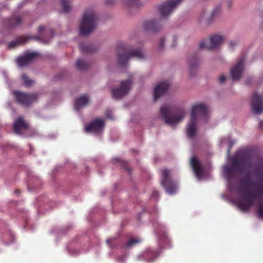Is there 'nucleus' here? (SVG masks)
Returning a JSON list of instances; mask_svg holds the SVG:
<instances>
[{"instance_id":"36","label":"nucleus","mask_w":263,"mask_h":263,"mask_svg":"<svg viewBox=\"0 0 263 263\" xmlns=\"http://www.w3.org/2000/svg\"><path fill=\"white\" fill-rule=\"evenodd\" d=\"M158 192L157 191H154L153 192V194H152V196L153 197H155L156 198L157 197V196H158Z\"/></svg>"},{"instance_id":"16","label":"nucleus","mask_w":263,"mask_h":263,"mask_svg":"<svg viewBox=\"0 0 263 263\" xmlns=\"http://www.w3.org/2000/svg\"><path fill=\"white\" fill-rule=\"evenodd\" d=\"M170 84L168 81H164L157 85L154 89V100H157L168 89Z\"/></svg>"},{"instance_id":"15","label":"nucleus","mask_w":263,"mask_h":263,"mask_svg":"<svg viewBox=\"0 0 263 263\" xmlns=\"http://www.w3.org/2000/svg\"><path fill=\"white\" fill-rule=\"evenodd\" d=\"M39 56V53L33 52L26 54L23 57H20L17 60V64L20 67L26 66L36 57Z\"/></svg>"},{"instance_id":"37","label":"nucleus","mask_w":263,"mask_h":263,"mask_svg":"<svg viewBox=\"0 0 263 263\" xmlns=\"http://www.w3.org/2000/svg\"><path fill=\"white\" fill-rule=\"evenodd\" d=\"M177 40V37H176V36H174V37H173V41H174V43H173V44H172V47H175V46H176V45Z\"/></svg>"},{"instance_id":"38","label":"nucleus","mask_w":263,"mask_h":263,"mask_svg":"<svg viewBox=\"0 0 263 263\" xmlns=\"http://www.w3.org/2000/svg\"><path fill=\"white\" fill-rule=\"evenodd\" d=\"M44 30V27L43 26H41L38 27V31L39 32H41Z\"/></svg>"},{"instance_id":"17","label":"nucleus","mask_w":263,"mask_h":263,"mask_svg":"<svg viewBox=\"0 0 263 263\" xmlns=\"http://www.w3.org/2000/svg\"><path fill=\"white\" fill-rule=\"evenodd\" d=\"M191 165L197 177H200L203 175L204 172L202 165L196 157L191 158Z\"/></svg>"},{"instance_id":"27","label":"nucleus","mask_w":263,"mask_h":263,"mask_svg":"<svg viewBox=\"0 0 263 263\" xmlns=\"http://www.w3.org/2000/svg\"><path fill=\"white\" fill-rule=\"evenodd\" d=\"M79 48L82 53L90 52L94 50V49L91 45H87L84 43L80 44Z\"/></svg>"},{"instance_id":"28","label":"nucleus","mask_w":263,"mask_h":263,"mask_svg":"<svg viewBox=\"0 0 263 263\" xmlns=\"http://www.w3.org/2000/svg\"><path fill=\"white\" fill-rule=\"evenodd\" d=\"M61 4L64 12L65 13H68L71 9V7L69 0H61Z\"/></svg>"},{"instance_id":"44","label":"nucleus","mask_w":263,"mask_h":263,"mask_svg":"<svg viewBox=\"0 0 263 263\" xmlns=\"http://www.w3.org/2000/svg\"><path fill=\"white\" fill-rule=\"evenodd\" d=\"M112 239L111 238H109V239H108L106 240V242L108 243V244H109L110 242L111 241Z\"/></svg>"},{"instance_id":"24","label":"nucleus","mask_w":263,"mask_h":263,"mask_svg":"<svg viewBox=\"0 0 263 263\" xmlns=\"http://www.w3.org/2000/svg\"><path fill=\"white\" fill-rule=\"evenodd\" d=\"M21 22L22 20L18 16L7 19V24L8 28H11L18 25Z\"/></svg>"},{"instance_id":"29","label":"nucleus","mask_w":263,"mask_h":263,"mask_svg":"<svg viewBox=\"0 0 263 263\" xmlns=\"http://www.w3.org/2000/svg\"><path fill=\"white\" fill-rule=\"evenodd\" d=\"M141 242V240L139 238H130L125 244L126 248H130L135 245Z\"/></svg>"},{"instance_id":"13","label":"nucleus","mask_w":263,"mask_h":263,"mask_svg":"<svg viewBox=\"0 0 263 263\" xmlns=\"http://www.w3.org/2000/svg\"><path fill=\"white\" fill-rule=\"evenodd\" d=\"M105 123L104 121L100 119L97 118L90 123L87 124L85 127L86 132H92L98 133L101 132L103 129Z\"/></svg>"},{"instance_id":"1","label":"nucleus","mask_w":263,"mask_h":263,"mask_svg":"<svg viewBox=\"0 0 263 263\" xmlns=\"http://www.w3.org/2000/svg\"><path fill=\"white\" fill-rule=\"evenodd\" d=\"M246 172V176L240 180L243 186H239L237 192L240 199L235 203L243 211H247L253 200L263 193V160L253 161L245 151H238L232 161V165L223 167V173L229 181L236 176L237 172Z\"/></svg>"},{"instance_id":"7","label":"nucleus","mask_w":263,"mask_h":263,"mask_svg":"<svg viewBox=\"0 0 263 263\" xmlns=\"http://www.w3.org/2000/svg\"><path fill=\"white\" fill-rule=\"evenodd\" d=\"M223 41V37L222 35H212L209 41L208 40L202 41L199 44V48L200 49H215L220 45Z\"/></svg>"},{"instance_id":"14","label":"nucleus","mask_w":263,"mask_h":263,"mask_svg":"<svg viewBox=\"0 0 263 263\" xmlns=\"http://www.w3.org/2000/svg\"><path fill=\"white\" fill-rule=\"evenodd\" d=\"M29 39H34L36 41L42 40V37L39 35L35 36H21L17 38L15 40L11 41L9 44V48H12L15 47L18 45L23 44L27 42Z\"/></svg>"},{"instance_id":"31","label":"nucleus","mask_w":263,"mask_h":263,"mask_svg":"<svg viewBox=\"0 0 263 263\" xmlns=\"http://www.w3.org/2000/svg\"><path fill=\"white\" fill-rule=\"evenodd\" d=\"M22 79L25 85L27 86H31L33 84L34 82L29 79L26 74H23L22 75Z\"/></svg>"},{"instance_id":"33","label":"nucleus","mask_w":263,"mask_h":263,"mask_svg":"<svg viewBox=\"0 0 263 263\" xmlns=\"http://www.w3.org/2000/svg\"><path fill=\"white\" fill-rule=\"evenodd\" d=\"M226 77L222 75L219 78V81L220 82L223 83L226 81Z\"/></svg>"},{"instance_id":"4","label":"nucleus","mask_w":263,"mask_h":263,"mask_svg":"<svg viewBox=\"0 0 263 263\" xmlns=\"http://www.w3.org/2000/svg\"><path fill=\"white\" fill-rule=\"evenodd\" d=\"M117 52L118 62L121 66H125L132 57L138 59H143L144 58L141 49H133L130 47H125L124 45H119L118 46Z\"/></svg>"},{"instance_id":"11","label":"nucleus","mask_w":263,"mask_h":263,"mask_svg":"<svg viewBox=\"0 0 263 263\" xmlns=\"http://www.w3.org/2000/svg\"><path fill=\"white\" fill-rule=\"evenodd\" d=\"M245 58L243 57L240 58L237 63L231 70V76L233 80H238L243 72Z\"/></svg>"},{"instance_id":"22","label":"nucleus","mask_w":263,"mask_h":263,"mask_svg":"<svg viewBox=\"0 0 263 263\" xmlns=\"http://www.w3.org/2000/svg\"><path fill=\"white\" fill-rule=\"evenodd\" d=\"M89 97L86 95H83L76 99L74 102V107L76 110H78L81 107H84L89 103Z\"/></svg>"},{"instance_id":"40","label":"nucleus","mask_w":263,"mask_h":263,"mask_svg":"<svg viewBox=\"0 0 263 263\" xmlns=\"http://www.w3.org/2000/svg\"><path fill=\"white\" fill-rule=\"evenodd\" d=\"M113 3H114V1L112 0H107L106 1V4L107 5H111V4H112Z\"/></svg>"},{"instance_id":"21","label":"nucleus","mask_w":263,"mask_h":263,"mask_svg":"<svg viewBox=\"0 0 263 263\" xmlns=\"http://www.w3.org/2000/svg\"><path fill=\"white\" fill-rule=\"evenodd\" d=\"M262 195H263V193L261 194L258 195V196L253 200V203H254V201L256 199L258 200V202L256 204V210H257V215L259 217H260V218L263 219V198L261 197V196H262ZM252 205H252L249 208L248 210L247 211H246V212H249L250 209L251 208V207ZM240 210L241 211L243 212V211L241 210V209H240ZM244 212H245V211H244Z\"/></svg>"},{"instance_id":"39","label":"nucleus","mask_w":263,"mask_h":263,"mask_svg":"<svg viewBox=\"0 0 263 263\" xmlns=\"http://www.w3.org/2000/svg\"><path fill=\"white\" fill-rule=\"evenodd\" d=\"M106 116L107 118H110L111 119H112V117H111L110 114L108 112H106Z\"/></svg>"},{"instance_id":"19","label":"nucleus","mask_w":263,"mask_h":263,"mask_svg":"<svg viewBox=\"0 0 263 263\" xmlns=\"http://www.w3.org/2000/svg\"><path fill=\"white\" fill-rule=\"evenodd\" d=\"M200 60L197 55H193L189 60V71L191 76H193L197 71Z\"/></svg>"},{"instance_id":"41","label":"nucleus","mask_w":263,"mask_h":263,"mask_svg":"<svg viewBox=\"0 0 263 263\" xmlns=\"http://www.w3.org/2000/svg\"><path fill=\"white\" fill-rule=\"evenodd\" d=\"M236 45V43H235V42H231L230 43V45L232 47H233V46Z\"/></svg>"},{"instance_id":"10","label":"nucleus","mask_w":263,"mask_h":263,"mask_svg":"<svg viewBox=\"0 0 263 263\" xmlns=\"http://www.w3.org/2000/svg\"><path fill=\"white\" fill-rule=\"evenodd\" d=\"M182 0H167L158 7V10L163 17L168 15Z\"/></svg>"},{"instance_id":"42","label":"nucleus","mask_w":263,"mask_h":263,"mask_svg":"<svg viewBox=\"0 0 263 263\" xmlns=\"http://www.w3.org/2000/svg\"><path fill=\"white\" fill-rule=\"evenodd\" d=\"M54 35V30L53 29H51L50 30V37H52Z\"/></svg>"},{"instance_id":"25","label":"nucleus","mask_w":263,"mask_h":263,"mask_svg":"<svg viewBox=\"0 0 263 263\" xmlns=\"http://www.w3.org/2000/svg\"><path fill=\"white\" fill-rule=\"evenodd\" d=\"M90 64L89 63L85 62L82 60L78 59L76 62L77 68L80 70L87 69Z\"/></svg>"},{"instance_id":"2","label":"nucleus","mask_w":263,"mask_h":263,"mask_svg":"<svg viewBox=\"0 0 263 263\" xmlns=\"http://www.w3.org/2000/svg\"><path fill=\"white\" fill-rule=\"evenodd\" d=\"M208 114V108L204 104H198L193 106L190 119L186 127V134L188 137L193 138L195 136L198 119L200 117H206Z\"/></svg>"},{"instance_id":"3","label":"nucleus","mask_w":263,"mask_h":263,"mask_svg":"<svg viewBox=\"0 0 263 263\" xmlns=\"http://www.w3.org/2000/svg\"><path fill=\"white\" fill-rule=\"evenodd\" d=\"M98 17L93 9H86L83 14L80 27V34L87 36L96 27Z\"/></svg>"},{"instance_id":"18","label":"nucleus","mask_w":263,"mask_h":263,"mask_svg":"<svg viewBox=\"0 0 263 263\" xmlns=\"http://www.w3.org/2000/svg\"><path fill=\"white\" fill-rule=\"evenodd\" d=\"M28 128V124L22 117H19L15 120L13 123L14 132L17 134L21 133V130Z\"/></svg>"},{"instance_id":"5","label":"nucleus","mask_w":263,"mask_h":263,"mask_svg":"<svg viewBox=\"0 0 263 263\" xmlns=\"http://www.w3.org/2000/svg\"><path fill=\"white\" fill-rule=\"evenodd\" d=\"M160 113L165 122L171 126L180 122L185 116V111L183 109L173 110L166 105H163L161 107Z\"/></svg>"},{"instance_id":"30","label":"nucleus","mask_w":263,"mask_h":263,"mask_svg":"<svg viewBox=\"0 0 263 263\" xmlns=\"http://www.w3.org/2000/svg\"><path fill=\"white\" fill-rule=\"evenodd\" d=\"M139 0H124L125 5L128 7H139Z\"/></svg>"},{"instance_id":"45","label":"nucleus","mask_w":263,"mask_h":263,"mask_svg":"<svg viewBox=\"0 0 263 263\" xmlns=\"http://www.w3.org/2000/svg\"><path fill=\"white\" fill-rule=\"evenodd\" d=\"M114 160L116 162H120V160L119 158H115L114 159Z\"/></svg>"},{"instance_id":"20","label":"nucleus","mask_w":263,"mask_h":263,"mask_svg":"<svg viewBox=\"0 0 263 263\" xmlns=\"http://www.w3.org/2000/svg\"><path fill=\"white\" fill-rule=\"evenodd\" d=\"M143 27L145 30L156 32L160 29V24L155 20H147L144 22Z\"/></svg>"},{"instance_id":"34","label":"nucleus","mask_w":263,"mask_h":263,"mask_svg":"<svg viewBox=\"0 0 263 263\" xmlns=\"http://www.w3.org/2000/svg\"><path fill=\"white\" fill-rule=\"evenodd\" d=\"M226 4H227L228 8H230L232 5V2L231 0H228L226 2Z\"/></svg>"},{"instance_id":"35","label":"nucleus","mask_w":263,"mask_h":263,"mask_svg":"<svg viewBox=\"0 0 263 263\" xmlns=\"http://www.w3.org/2000/svg\"><path fill=\"white\" fill-rule=\"evenodd\" d=\"M164 43V39H161L160 40V43H159V47L160 48H161L163 47Z\"/></svg>"},{"instance_id":"43","label":"nucleus","mask_w":263,"mask_h":263,"mask_svg":"<svg viewBox=\"0 0 263 263\" xmlns=\"http://www.w3.org/2000/svg\"><path fill=\"white\" fill-rule=\"evenodd\" d=\"M259 127L261 129H263V121L260 122Z\"/></svg>"},{"instance_id":"32","label":"nucleus","mask_w":263,"mask_h":263,"mask_svg":"<svg viewBox=\"0 0 263 263\" xmlns=\"http://www.w3.org/2000/svg\"><path fill=\"white\" fill-rule=\"evenodd\" d=\"M121 163L123 165V167L125 170L128 172L129 174H130L132 172L131 169L129 167L128 164L125 162H121Z\"/></svg>"},{"instance_id":"26","label":"nucleus","mask_w":263,"mask_h":263,"mask_svg":"<svg viewBox=\"0 0 263 263\" xmlns=\"http://www.w3.org/2000/svg\"><path fill=\"white\" fill-rule=\"evenodd\" d=\"M157 256V253L151 250L146 251L144 254V257L148 261L154 260L156 258Z\"/></svg>"},{"instance_id":"6","label":"nucleus","mask_w":263,"mask_h":263,"mask_svg":"<svg viewBox=\"0 0 263 263\" xmlns=\"http://www.w3.org/2000/svg\"><path fill=\"white\" fill-rule=\"evenodd\" d=\"M169 170L167 169L162 170L161 185L167 193L172 194L176 192L177 186V183L171 180Z\"/></svg>"},{"instance_id":"8","label":"nucleus","mask_w":263,"mask_h":263,"mask_svg":"<svg viewBox=\"0 0 263 263\" xmlns=\"http://www.w3.org/2000/svg\"><path fill=\"white\" fill-rule=\"evenodd\" d=\"M132 81V80L130 78L127 80L122 81L120 87L112 89V97L115 99H121L126 95L130 89Z\"/></svg>"},{"instance_id":"9","label":"nucleus","mask_w":263,"mask_h":263,"mask_svg":"<svg viewBox=\"0 0 263 263\" xmlns=\"http://www.w3.org/2000/svg\"><path fill=\"white\" fill-rule=\"evenodd\" d=\"M13 93L17 102L23 105H28L37 100L38 96L35 93H26L18 91Z\"/></svg>"},{"instance_id":"47","label":"nucleus","mask_w":263,"mask_h":263,"mask_svg":"<svg viewBox=\"0 0 263 263\" xmlns=\"http://www.w3.org/2000/svg\"><path fill=\"white\" fill-rule=\"evenodd\" d=\"M43 42L45 43H48L49 42V41H44Z\"/></svg>"},{"instance_id":"23","label":"nucleus","mask_w":263,"mask_h":263,"mask_svg":"<svg viewBox=\"0 0 263 263\" xmlns=\"http://www.w3.org/2000/svg\"><path fill=\"white\" fill-rule=\"evenodd\" d=\"M219 8L216 9L210 14L207 13L206 12H203L202 14L201 19H203L204 17H207V23H210L212 21L213 19L219 14Z\"/></svg>"},{"instance_id":"12","label":"nucleus","mask_w":263,"mask_h":263,"mask_svg":"<svg viewBox=\"0 0 263 263\" xmlns=\"http://www.w3.org/2000/svg\"><path fill=\"white\" fill-rule=\"evenodd\" d=\"M252 111L256 114L263 112V98L257 93H254L251 100Z\"/></svg>"},{"instance_id":"46","label":"nucleus","mask_w":263,"mask_h":263,"mask_svg":"<svg viewBox=\"0 0 263 263\" xmlns=\"http://www.w3.org/2000/svg\"><path fill=\"white\" fill-rule=\"evenodd\" d=\"M15 193H20V191L19 190H16L15 191Z\"/></svg>"}]
</instances>
